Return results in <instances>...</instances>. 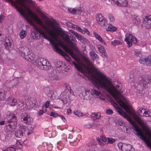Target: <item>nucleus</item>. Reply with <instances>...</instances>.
Listing matches in <instances>:
<instances>
[{
    "mask_svg": "<svg viewBox=\"0 0 151 151\" xmlns=\"http://www.w3.org/2000/svg\"><path fill=\"white\" fill-rule=\"evenodd\" d=\"M91 78L96 86L98 87L99 86L110 94L128 114L132 115V112L129 106L125 104L119 98V96H121L123 91L121 90L119 85H117L115 87L106 76L99 71L97 72L95 75L92 74Z\"/></svg>",
    "mask_w": 151,
    "mask_h": 151,
    "instance_id": "1",
    "label": "nucleus"
},
{
    "mask_svg": "<svg viewBox=\"0 0 151 151\" xmlns=\"http://www.w3.org/2000/svg\"><path fill=\"white\" fill-rule=\"evenodd\" d=\"M35 21L37 23L42 27L46 32L44 31L43 29L40 27H35V30L31 33L30 36L32 38L38 40L40 39L41 35H42L46 39H48L49 37L52 38L54 37L56 31H54L53 29H54L55 30V28H56L52 24L47 23V25H44L41 20L37 17L35 19Z\"/></svg>",
    "mask_w": 151,
    "mask_h": 151,
    "instance_id": "2",
    "label": "nucleus"
},
{
    "mask_svg": "<svg viewBox=\"0 0 151 151\" xmlns=\"http://www.w3.org/2000/svg\"><path fill=\"white\" fill-rule=\"evenodd\" d=\"M55 30L59 31L60 33H57L56 32L54 35L56 38L58 37V36H61L63 39L68 43L73 45L74 47V49L77 51L78 48L76 47H74L75 45L74 43L72 41H74L76 39L75 37L70 33L68 32L61 29L60 28H55Z\"/></svg>",
    "mask_w": 151,
    "mask_h": 151,
    "instance_id": "3",
    "label": "nucleus"
},
{
    "mask_svg": "<svg viewBox=\"0 0 151 151\" xmlns=\"http://www.w3.org/2000/svg\"><path fill=\"white\" fill-rule=\"evenodd\" d=\"M122 113H119L120 114L122 115V114L124 116L127 118V120L130 123V124L133 126L134 128V130L135 131L136 134L139 137V138L142 139L144 142L146 143L148 141H147L142 134L143 132L142 129L138 125L137 123L134 121H133L130 116L127 115L123 111H122Z\"/></svg>",
    "mask_w": 151,
    "mask_h": 151,
    "instance_id": "4",
    "label": "nucleus"
},
{
    "mask_svg": "<svg viewBox=\"0 0 151 151\" xmlns=\"http://www.w3.org/2000/svg\"><path fill=\"white\" fill-rule=\"evenodd\" d=\"M6 122V130L9 133L14 132L16 128L17 124V116L13 114H10Z\"/></svg>",
    "mask_w": 151,
    "mask_h": 151,
    "instance_id": "5",
    "label": "nucleus"
},
{
    "mask_svg": "<svg viewBox=\"0 0 151 151\" xmlns=\"http://www.w3.org/2000/svg\"><path fill=\"white\" fill-rule=\"evenodd\" d=\"M15 2L17 5L25 9L29 14L32 13L29 5L34 9H36L37 6L36 3L32 0H16Z\"/></svg>",
    "mask_w": 151,
    "mask_h": 151,
    "instance_id": "6",
    "label": "nucleus"
},
{
    "mask_svg": "<svg viewBox=\"0 0 151 151\" xmlns=\"http://www.w3.org/2000/svg\"><path fill=\"white\" fill-rule=\"evenodd\" d=\"M141 78L140 83L137 86V88L139 91V92L142 94L145 93V87L150 83L151 79L147 76H144Z\"/></svg>",
    "mask_w": 151,
    "mask_h": 151,
    "instance_id": "7",
    "label": "nucleus"
},
{
    "mask_svg": "<svg viewBox=\"0 0 151 151\" xmlns=\"http://www.w3.org/2000/svg\"><path fill=\"white\" fill-rule=\"evenodd\" d=\"M29 50L27 47H25L24 51L19 50V52L21 56L27 61L30 62L33 60L35 58V55L32 53H27Z\"/></svg>",
    "mask_w": 151,
    "mask_h": 151,
    "instance_id": "8",
    "label": "nucleus"
},
{
    "mask_svg": "<svg viewBox=\"0 0 151 151\" xmlns=\"http://www.w3.org/2000/svg\"><path fill=\"white\" fill-rule=\"evenodd\" d=\"M51 64L47 60L40 58L37 62L36 65L37 67L43 70H48L51 68Z\"/></svg>",
    "mask_w": 151,
    "mask_h": 151,
    "instance_id": "9",
    "label": "nucleus"
},
{
    "mask_svg": "<svg viewBox=\"0 0 151 151\" xmlns=\"http://www.w3.org/2000/svg\"><path fill=\"white\" fill-rule=\"evenodd\" d=\"M21 116V119L23 122L27 124H31L32 119L30 117L28 114L26 113H23Z\"/></svg>",
    "mask_w": 151,
    "mask_h": 151,
    "instance_id": "10",
    "label": "nucleus"
},
{
    "mask_svg": "<svg viewBox=\"0 0 151 151\" xmlns=\"http://www.w3.org/2000/svg\"><path fill=\"white\" fill-rule=\"evenodd\" d=\"M83 61L87 66V69L89 71L95 69V67L92 61L86 57H84L83 58Z\"/></svg>",
    "mask_w": 151,
    "mask_h": 151,
    "instance_id": "11",
    "label": "nucleus"
},
{
    "mask_svg": "<svg viewBox=\"0 0 151 151\" xmlns=\"http://www.w3.org/2000/svg\"><path fill=\"white\" fill-rule=\"evenodd\" d=\"M143 24L147 29L151 28V15L145 16L144 18Z\"/></svg>",
    "mask_w": 151,
    "mask_h": 151,
    "instance_id": "12",
    "label": "nucleus"
},
{
    "mask_svg": "<svg viewBox=\"0 0 151 151\" xmlns=\"http://www.w3.org/2000/svg\"><path fill=\"white\" fill-rule=\"evenodd\" d=\"M109 100L111 102L113 103L115 105L114 106V108H115L116 110V111L118 112V113L121 115L123 117H124V118H126L127 119V118L125 117L124 116L123 114V113L122 114V115L120 114H119V113H122V111H123L124 113L127 115H128L129 116H130V115H129L128 114V115H127L124 111L122 109H120L119 106H117V104L115 102V101L111 98L110 97L109 99ZM132 116L133 115V114H132Z\"/></svg>",
    "mask_w": 151,
    "mask_h": 151,
    "instance_id": "13",
    "label": "nucleus"
},
{
    "mask_svg": "<svg viewBox=\"0 0 151 151\" xmlns=\"http://www.w3.org/2000/svg\"><path fill=\"white\" fill-rule=\"evenodd\" d=\"M68 10L70 12L74 14H80L82 12V10L81 7L76 8H73L72 9H68Z\"/></svg>",
    "mask_w": 151,
    "mask_h": 151,
    "instance_id": "14",
    "label": "nucleus"
},
{
    "mask_svg": "<svg viewBox=\"0 0 151 151\" xmlns=\"http://www.w3.org/2000/svg\"><path fill=\"white\" fill-rule=\"evenodd\" d=\"M135 117L134 118L135 120L141 126H145L146 125L143 121L141 119L140 117L136 115L135 113L134 114Z\"/></svg>",
    "mask_w": 151,
    "mask_h": 151,
    "instance_id": "15",
    "label": "nucleus"
},
{
    "mask_svg": "<svg viewBox=\"0 0 151 151\" xmlns=\"http://www.w3.org/2000/svg\"><path fill=\"white\" fill-rule=\"evenodd\" d=\"M81 94L84 97V98L86 99H89V92L88 90L82 89L81 91Z\"/></svg>",
    "mask_w": 151,
    "mask_h": 151,
    "instance_id": "16",
    "label": "nucleus"
},
{
    "mask_svg": "<svg viewBox=\"0 0 151 151\" xmlns=\"http://www.w3.org/2000/svg\"><path fill=\"white\" fill-rule=\"evenodd\" d=\"M98 49L99 52L102 54H104L105 57H107V54L103 46L101 45H99L98 46Z\"/></svg>",
    "mask_w": 151,
    "mask_h": 151,
    "instance_id": "17",
    "label": "nucleus"
},
{
    "mask_svg": "<svg viewBox=\"0 0 151 151\" xmlns=\"http://www.w3.org/2000/svg\"><path fill=\"white\" fill-rule=\"evenodd\" d=\"M51 43L53 45V48L54 49V50H55L56 52H59L61 53L62 52V51L61 49L58 47L56 43L55 42L52 40L51 42Z\"/></svg>",
    "mask_w": 151,
    "mask_h": 151,
    "instance_id": "18",
    "label": "nucleus"
},
{
    "mask_svg": "<svg viewBox=\"0 0 151 151\" xmlns=\"http://www.w3.org/2000/svg\"><path fill=\"white\" fill-rule=\"evenodd\" d=\"M43 91L47 94V95L49 97L52 96V91L50 88L45 87L43 89Z\"/></svg>",
    "mask_w": 151,
    "mask_h": 151,
    "instance_id": "19",
    "label": "nucleus"
},
{
    "mask_svg": "<svg viewBox=\"0 0 151 151\" xmlns=\"http://www.w3.org/2000/svg\"><path fill=\"white\" fill-rule=\"evenodd\" d=\"M91 93L93 95H95L98 98L102 96L99 91H97L95 90L92 89Z\"/></svg>",
    "mask_w": 151,
    "mask_h": 151,
    "instance_id": "20",
    "label": "nucleus"
},
{
    "mask_svg": "<svg viewBox=\"0 0 151 151\" xmlns=\"http://www.w3.org/2000/svg\"><path fill=\"white\" fill-rule=\"evenodd\" d=\"M105 19V18L103 17L102 15L100 14H98L96 17V19L98 24H99V23H100V22H102Z\"/></svg>",
    "mask_w": 151,
    "mask_h": 151,
    "instance_id": "21",
    "label": "nucleus"
},
{
    "mask_svg": "<svg viewBox=\"0 0 151 151\" xmlns=\"http://www.w3.org/2000/svg\"><path fill=\"white\" fill-rule=\"evenodd\" d=\"M117 145L119 148L122 150H125L126 151L127 150H128L127 149L125 148L127 145L125 144H123L122 142H120Z\"/></svg>",
    "mask_w": 151,
    "mask_h": 151,
    "instance_id": "22",
    "label": "nucleus"
},
{
    "mask_svg": "<svg viewBox=\"0 0 151 151\" xmlns=\"http://www.w3.org/2000/svg\"><path fill=\"white\" fill-rule=\"evenodd\" d=\"M11 44V43L9 42V39H6L4 43L5 48L7 50H8L10 47Z\"/></svg>",
    "mask_w": 151,
    "mask_h": 151,
    "instance_id": "23",
    "label": "nucleus"
},
{
    "mask_svg": "<svg viewBox=\"0 0 151 151\" xmlns=\"http://www.w3.org/2000/svg\"><path fill=\"white\" fill-rule=\"evenodd\" d=\"M15 135L17 137L20 138L23 136V132L20 130H16L15 132Z\"/></svg>",
    "mask_w": 151,
    "mask_h": 151,
    "instance_id": "24",
    "label": "nucleus"
},
{
    "mask_svg": "<svg viewBox=\"0 0 151 151\" xmlns=\"http://www.w3.org/2000/svg\"><path fill=\"white\" fill-rule=\"evenodd\" d=\"M66 52H68L73 58H76V56L72 50L68 48L65 49Z\"/></svg>",
    "mask_w": 151,
    "mask_h": 151,
    "instance_id": "25",
    "label": "nucleus"
},
{
    "mask_svg": "<svg viewBox=\"0 0 151 151\" xmlns=\"http://www.w3.org/2000/svg\"><path fill=\"white\" fill-rule=\"evenodd\" d=\"M57 77L52 72L50 73L48 75V77L50 80H55L56 79Z\"/></svg>",
    "mask_w": 151,
    "mask_h": 151,
    "instance_id": "26",
    "label": "nucleus"
},
{
    "mask_svg": "<svg viewBox=\"0 0 151 151\" xmlns=\"http://www.w3.org/2000/svg\"><path fill=\"white\" fill-rule=\"evenodd\" d=\"M117 28L113 26L111 24H109V25L108 26V28L106 29V30L107 31H116L117 29Z\"/></svg>",
    "mask_w": 151,
    "mask_h": 151,
    "instance_id": "27",
    "label": "nucleus"
},
{
    "mask_svg": "<svg viewBox=\"0 0 151 151\" xmlns=\"http://www.w3.org/2000/svg\"><path fill=\"white\" fill-rule=\"evenodd\" d=\"M128 2L126 0H121L118 6H127Z\"/></svg>",
    "mask_w": 151,
    "mask_h": 151,
    "instance_id": "28",
    "label": "nucleus"
},
{
    "mask_svg": "<svg viewBox=\"0 0 151 151\" xmlns=\"http://www.w3.org/2000/svg\"><path fill=\"white\" fill-rule=\"evenodd\" d=\"M95 36L96 38L98 39L101 42L103 43L104 44H106V43L102 39V37L98 34L95 33H94Z\"/></svg>",
    "mask_w": 151,
    "mask_h": 151,
    "instance_id": "29",
    "label": "nucleus"
},
{
    "mask_svg": "<svg viewBox=\"0 0 151 151\" xmlns=\"http://www.w3.org/2000/svg\"><path fill=\"white\" fill-rule=\"evenodd\" d=\"M100 116V114L99 113H97V114L93 113L91 115V117L94 120L99 119Z\"/></svg>",
    "mask_w": 151,
    "mask_h": 151,
    "instance_id": "30",
    "label": "nucleus"
},
{
    "mask_svg": "<svg viewBox=\"0 0 151 151\" xmlns=\"http://www.w3.org/2000/svg\"><path fill=\"white\" fill-rule=\"evenodd\" d=\"M124 132L127 133H128L130 132L131 128L130 126H127L126 125L123 127Z\"/></svg>",
    "mask_w": 151,
    "mask_h": 151,
    "instance_id": "31",
    "label": "nucleus"
},
{
    "mask_svg": "<svg viewBox=\"0 0 151 151\" xmlns=\"http://www.w3.org/2000/svg\"><path fill=\"white\" fill-rule=\"evenodd\" d=\"M27 33L26 31L24 30L22 31L19 33V35L20 38L23 39L26 36Z\"/></svg>",
    "mask_w": 151,
    "mask_h": 151,
    "instance_id": "32",
    "label": "nucleus"
},
{
    "mask_svg": "<svg viewBox=\"0 0 151 151\" xmlns=\"http://www.w3.org/2000/svg\"><path fill=\"white\" fill-rule=\"evenodd\" d=\"M90 54L92 59L93 60H96L97 57L98 56L93 51L91 52Z\"/></svg>",
    "mask_w": 151,
    "mask_h": 151,
    "instance_id": "33",
    "label": "nucleus"
},
{
    "mask_svg": "<svg viewBox=\"0 0 151 151\" xmlns=\"http://www.w3.org/2000/svg\"><path fill=\"white\" fill-rule=\"evenodd\" d=\"M99 24L101 26L105 27L108 24L107 21L106 19H105L102 22H100V23H99Z\"/></svg>",
    "mask_w": 151,
    "mask_h": 151,
    "instance_id": "34",
    "label": "nucleus"
},
{
    "mask_svg": "<svg viewBox=\"0 0 151 151\" xmlns=\"http://www.w3.org/2000/svg\"><path fill=\"white\" fill-rule=\"evenodd\" d=\"M111 43L112 45L114 46L121 45L122 44V42L118 40H114L113 41H111Z\"/></svg>",
    "mask_w": 151,
    "mask_h": 151,
    "instance_id": "35",
    "label": "nucleus"
},
{
    "mask_svg": "<svg viewBox=\"0 0 151 151\" xmlns=\"http://www.w3.org/2000/svg\"><path fill=\"white\" fill-rule=\"evenodd\" d=\"M148 133L150 135V137L151 139V131H149ZM145 144L147 147H151V141L150 139H148L147 142H146Z\"/></svg>",
    "mask_w": 151,
    "mask_h": 151,
    "instance_id": "36",
    "label": "nucleus"
},
{
    "mask_svg": "<svg viewBox=\"0 0 151 151\" xmlns=\"http://www.w3.org/2000/svg\"><path fill=\"white\" fill-rule=\"evenodd\" d=\"M106 139H107V143L110 144H112L114 142H115L116 141V139H113L112 138H110L109 137L107 138Z\"/></svg>",
    "mask_w": 151,
    "mask_h": 151,
    "instance_id": "37",
    "label": "nucleus"
},
{
    "mask_svg": "<svg viewBox=\"0 0 151 151\" xmlns=\"http://www.w3.org/2000/svg\"><path fill=\"white\" fill-rule=\"evenodd\" d=\"M147 58L144 59H140L139 60V61L141 63L146 65V63H147Z\"/></svg>",
    "mask_w": 151,
    "mask_h": 151,
    "instance_id": "38",
    "label": "nucleus"
},
{
    "mask_svg": "<svg viewBox=\"0 0 151 151\" xmlns=\"http://www.w3.org/2000/svg\"><path fill=\"white\" fill-rule=\"evenodd\" d=\"M143 114L147 115L146 116V117L151 116V112L149 111L148 109H146L145 111H144V113Z\"/></svg>",
    "mask_w": 151,
    "mask_h": 151,
    "instance_id": "39",
    "label": "nucleus"
},
{
    "mask_svg": "<svg viewBox=\"0 0 151 151\" xmlns=\"http://www.w3.org/2000/svg\"><path fill=\"white\" fill-rule=\"evenodd\" d=\"M147 62L146 63L147 65H151V55H150L148 56L147 58Z\"/></svg>",
    "mask_w": 151,
    "mask_h": 151,
    "instance_id": "40",
    "label": "nucleus"
},
{
    "mask_svg": "<svg viewBox=\"0 0 151 151\" xmlns=\"http://www.w3.org/2000/svg\"><path fill=\"white\" fill-rule=\"evenodd\" d=\"M5 97L4 93L0 91V101L4 99Z\"/></svg>",
    "mask_w": 151,
    "mask_h": 151,
    "instance_id": "41",
    "label": "nucleus"
},
{
    "mask_svg": "<svg viewBox=\"0 0 151 151\" xmlns=\"http://www.w3.org/2000/svg\"><path fill=\"white\" fill-rule=\"evenodd\" d=\"M124 40L125 42H126L128 45V47H130L132 46V44L131 43L130 41L128 40V39L127 38V37H126Z\"/></svg>",
    "mask_w": 151,
    "mask_h": 151,
    "instance_id": "42",
    "label": "nucleus"
},
{
    "mask_svg": "<svg viewBox=\"0 0 151 151\" xmlns=\"http://www.w3.org/2000/svg\"><path fill=\"white\" fill-rule=\"evenodd\" d=\"M145 110H146V109L144 108H140L139 110L137 111V113L139 115L141 116V114L142 113H144V111H145Z\"/></svg>",
    "mask_w": 151,
    "mask_h": 151,
    "instance_id": "43",
    "label": "nucleus"
},
{
    "mask_svg": "<svg viewBox=\"0 0 151 151\" xmlns=\"http://www.w3.org/2000/svg\"><path fill=\"white\" fill-rule=\"evenodd\" d=\"M17 103V100L16 99L13 98V100L11 102L9 103V104H10L11 106H13L16 105Z\"/></svg>",
    "mask_w": 151,
    "mask_h": 151,
    "instance_id": "44",
    "label": "nucleus"
},
{
    "mask_svg": "<svg viewBox=\"0 0 151 151\" xmlns=\"http://www.w3.org/2000/svg\"><path fill=\"white\" fill-rule=\"evenodd\" d=\"M19 128L20 129H22L26 131L27 130H28V129H27V127L26 126L23 125L22 124H19Z\"/></svg>",
    "mask_w": 151,
    "mask_h": 151,
    "instance_id": "45",
    "label": "nucleus"
},
{
    "mask_svg": "<svg viewBox=\"0 0 151 151\" xmlns=\"http://www.w3.org/2000/svg\"><path fill=\"white\" fill-rule=\"evenodd\" d=\"M78 39L81 41L82 40L84 42H86V41H87L85 38L83 36H81V35H80L79 36H78Z\"/></svg>",
    "mask_w": 151,
    "mask_h": 151,
    "instance_id": "46",
    "label": "nucleus"
},
{
    "mask_svg": "<svg viewBox=\"0 0 151 151\" xmlns=\"http://www.w3.org/2000/svg\"><path fill=\"white\" fill-rule=\"evenodd\" d=\"M74 114L78 116H82V114L78 112V111H75L74 112Z\"/></svg>",
    "mask_w": 151,
    "mask_h": 151,
    "instance_id": "47",
    "label": "nucleus"
},
{
    "mask_svg": "<svg viewBox=\"0 0 151 151\" xmlns=\"http://www.w3.org/2000/svg\"><path fill=\"white\" fill-rule=\"evenodd\" d=\"M51 116H53L54 117H56L59 116V115L58 114H56L55 112H52L51 114H50Z\"/></svg>",
    "mask_w": 151,
    "mask_h": 151,
    "instance_id": "48",
    "label": "nucleus"
},
{
    "mask_svg": "<svg viewBox=\"0 0 151 151\" xmlns=\"http://www.w3.org/2000/svg\"><path fill=\"white\" fill-rule=\"evenodd\" d=\"M67 25L70 27L72 28H76L77 25H75L71 23H68L67 24Z\"/></svg>",
    "mask_w": 151,
    "mask_h": 151,
    "instance_id": "49",
    "label": "nucleus"
},
{
    "mask_svg": "<svg viewBox=\"0 0 151 151\" xmlns=\"http://www.w3.org/2000/svg\"><path fill=\"white\" fill-rule=\"evenodd\" d=\"M60 65H65V64L63 63L60 61H58L56 64V67H59V66Z\"/></svg>",
    "mask_w": 151,
    "mask_h": 151,
    "instance_id": "50",
    "label": "nucleus"
},
{
    "mask_svg": "<svg viewBox=\"0 0 151 151\" xmlns=\"http://www.w3.org/2000/svg\"><path fill=\"white\" fill-rule=\"evenodd\" d=\"M70 32L72 33L73 35H75L77 38L80 35H79L77 32H74L72 30H70Z\"/></svg>",
    "mask_w": 151,
    "mask_h": 151,
    "instance_id": "51",
    "label": "nucleus"
},
{
    "mask_svg": "<svg viewBox=\"0 0 151 151\" xmlns=\"http://www.w3.org/2000/svg\"><path fill=\"white\" fill-rule=\"evenodd\" d=\"M15 149L13 147H9L5 150L4 151H15Z\"/></svg>",
    "mask_w": 151,
    "mask_h": 151,
    "instance_id": "52",
    "label": "nucleus"
},
{
    "mask_svg": "<svg viewBox=\"0 0 151 151\" xmlns=\"http://www.w3.org/2000/svg\"><path fill=\"white\" fill-rule=\"evenodd\" d=\"M100 138L101 140L103 142H106L107 141V139H106L107 138L105 136L103 135L101 136Z\"/></svg>",
    "mask_w": 151,
    "mask_h": 151,
    "instance_id": "53",
    "label": "nucleus"
},
{
    "mask_svg": "<svg viewBox=\"0 0 151 151\" xmlns=\"http://www.w3.org/2000/svg\"><path fill=\"white\" fill-rule=\"evenodd\" d=\"M113 113V111L110 109H106V113L107 114H111Z\"/></svg>",
    "mask_w": 151,
    "mask_h": 151,
    "instance_id": "54",
    "label": "nucleus"
},
{
    "mask_svg": "<svg viewBox=\"0 0 151 151\" xmlns=\"http://www.w3.org/2000/svg\"><path fill=\"white\" fill-rule=\"evenodd\" d=\"M108 17L111 22H113L115 20L113 16L111 14L109 15Z\"/></svg>",
    "mask_w": 151,
    "mask_h": 151,
    "instance_id": "55",
    "label": "nucleus"
},
{
    "mask_svg": "<svg viewBox=\"0 0 151 151\" xmlns=\"http://www.w3.org/2000/svg\"><path fill=\"white\" fill-rule=\"evenodd\" d=\"M118 124L120 126H123V127L126 125V124L125 123V122L122 121H119Z\"/></svg>",
    "mask_w": 151,
    "mask_h": 151,
    "instance_id": "56",
    "label": "nucleus"
},
{
    "mask_svg": "<svg viewBox=\"0 0 151 151\" xmlns=\"http://www.w3.org/2000/svg\"><path fill=\"white\" fill-rule=\"evenodd\" d=\"M133 22L135 24H139V18L135 19Z\"/></svg>",
    "mask_w": 151,
    "mask_h": 151,
    "instance_id": "57",
    "label": "nucleus"
},
{
    "mask_svg": "<svg viewBox=\"0 0 151 151\" xmlns=\"http://www.w3.org/2000/svg\"><path fill=\"white\" fill-rule=\"evenodd\" d=\"M95 145V141L93 139L91 141L90 143L88 145V146H90L92 145Z\"/></svg>",
    "mask_w": 151,
    "mask_h": 151,
    "instance_id": "58",
    "label": "nucleus"
},
{
    "mask_svg": "<svg viewBox=\"0 0 151 151\" xmlns=\"http://www.w3.org/2000/svg\"><path fill=\"white\" fill-rule=\"evenodd\" d=\"M16 7L17 8V10L19 12V13H20V14L23 16L24 17H25V15H24V14H23V12L21 10H19V8L17 6H16Z\"/></svg>",
    "mask_w": 151,
    "mask_h": 151,
    "instance_id": "59",
    "label": "nucleus"
},
{
    "mask_svg": "<svg viewBox=\"0 0 151 151\" xmlns=\"http://www.w3.org/2000/svg\"><path fill=\"white\" fill-rule=\"evenodd\" d=\"M63 68L59 67H56V70L58 73H60L62 71Z\"/></svg>",
    "mask_w": 151,
    "mask_h": 151,
    "instance_id": "60",
    "label": "nucleus"
},
{
    "mask_svg": "<svg viewBox=\"0 0 151 151\" xmlns=\"http://www.w3.org/2000/svg\"><path fill=\"white\" fill-rule=\"evenodd\" d=\"M127 37L128 39V40H132V38L134 37L132 35L130 34H129L128 36Z\"/></svg>",
    "mask_w": 151,
    "mask_h": 151,
    "instance_id": "61",
    "label": "nucleus"
},
{
    "mask_svg": "<svg viewBox=\"0 0 151 151\" xmlns=\"http://www.w3.org/2000/svg\"><path fill=\"white\" fill-rule=\"evenodd\" d=\"M95 128L98 127L99 126H101V124L99 123H96L93 124Z\"/></svg>",
    "mask_w": 151,
    "mask_h": 151,
    "instance_id": "62",
    "label": "nucleus"
},
{
    "mask_svg": "<svg viewBox=\"0 0 151 151\" xmlns=\"http://www.w3.org/2000/svg\"><path fill=\"white\" fill-rule=\"evenodd\" d=\"M13 98L12 97H9L8 98V103L9 104V103L11 102L13 100Z\"/></svg>",
    "mask_w": 151,
    "mask_h": 151,
    "instance_id": "63",
    "label": "nucleus"
},
{
    "mask_svg": "<svg viewBox=\"0 0 151 151\" xmlns=\"http://www.w3.org/2000/svg\"><path fill=\"white\" fill-rule=\"evenodd\" d=\"M93 124H94V123H93V124H92L91 123L89 124L88 125H86V127L88 128L93 127L94 126Z\"/></svg>",
    "mask_w": 151,
    "mask_h": 151,
    "instance_id": "64",
    "label": "nucleus"
}]
</instances>
